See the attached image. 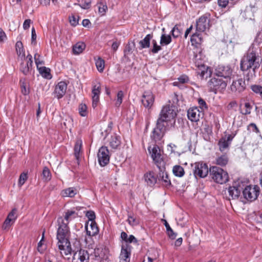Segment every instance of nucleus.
Returning <instances> with one entry per match:
<instances>
[{
  "instance_id": "a878e982",
  "label": "nucleus",
  "mask_w": 262,
  "mask_h": 262,
  "mask_svg": "<svg viewBox=\"0 0 262 262\" xmlns=\"http://www.w3.org/2000/svg\"><path fill=\"white\" fill-rule=\"evenodd\" d=\"M229 158L226 154L222 155L216 158L215 163L220 166H225L228 163Z\"/></svg>"
},
{
  "instance_id": "052dcab7",
  "label": "nucleus",
  "mask_w": 262,
  "mask_h": 262,
  "mask_svg": "<svg viewBox=\"0 0 262 262\" xmlns=\"http://www.w3.org/2000/svg\"><path fill=\"white\" fill-rule=\"evenodd\" d=\"M70 23L73 26H76L78 23V20L74 16L69 17Z\"/></svg>"
},
{
  "instance_id": "72a5a7b5",
  "label": "nucleus",
  "mask_w": 262,
  "mask_h": 262,
  "mask_svg": "<svg viewBox=\"0 0 262 262\" xmlns=\"http://www.w3.org/2000/svg\"><path fill=\"white\" fill-rule=\"evenodd\" d=\"M20 88L21 93L24 95H27L30 93V89L28 83H27L25 79L20 80Z\"/></svg>"
},
{
  "instance_id": "412c9836",
  "label": "nucleus",
  "mask_w": 262,
  "mask_h": 262,
  "mask_svg": "<svg viewBox=\"0 0 262 262\" xmlns=\"http://www.w3.org/2000/svg\"><path fill=\"white\" fill-rule=\"evenodd\" d=\"M198 70L197 71L198 75L200 76L201 79H206L211 75L210 70H208V67L205 66L204 64L198 66Z\"/></svg>"
},
{
  "instance_id": "aec40b11",
  "label": "nucleus",
  "mask_w": 262,
  "mask_h": 262,
  "mask_svg": "<svg viewBox=\"0 0 262 262\" xmlns=\"http://www.w3.org/2000/svg\"><path fill=\"white\" fill-rule=\"evenodd\" d=\"M200 113L197 107L190 108L188 110L187 116L192 122H197L200 119Z\"/></svg>"
},
{
  "instance_id": "2f4dec72",
  "label": "nucleus",
  "mask_w": 262,
  "mask_h": 262,
  "mask_svg": "<svg viewBox=\"0 0 262 262\" xmlns=\"http://www.w3.org/2000/svg\"><path fill=\"white\" fill-rule=\"evenodd\" d=\"M82 145V141L81 139H77L74 146V155L76 159L78 160L80 153Z\"/></svg>"
},
{
  "instance_id": "49530a36",
  "label": "nucleus",
  "mask_w": 262,
  "mask_h": 262,
  "mask_svg": "<svg viewBox=\"0 0 262 262\" xmlns=\"http://www.w3.org/2000/svg\"><path fill=\"white\" fill-rule=\"evenodd\" d=\"M14 223V222L10 221L9 219L6 218L5 220L3 225L2 226V228L4 230L8 231L10 227Z\"/></svg>"
},
{
  "instance_id": "864d4df0",
  "label": "nucleus",
  "mask_w": 262,
  "mask_h": 262,
  "mask_svg": "<svg viewBox=\"0 0 262 262\" xmlns=\"http://www.w3.org/2000/svg\"><path fill=\"white\" fill-rule=\"evenodd\" d=\"M23 61H25L26 65H28L30 69H31L33 63L32 57L30 54H29L25 57V59H23Z\"/></svg>"
},
{
  "instance_id": "6ab92c4d",
  "label": "nucleus",
  "mask_w": 262,
  "mask_h": 262,
  "mask_svg": "<svg viewBox=\"0 0 262 262\" xmlns=\"http://www.w3.org/2000/svg\"><path fill=\"white\" fill-rule=\"evenodd\" d=\"M67 89V84L64 81H60L55 86L54 93L57 99L61 98L66 94Z\"/></svg>"
},
{
  "instance_id": "13d9d810",
  "label": "nucleus",
  "mask_w": 262,
  "mask_h": 262,
  "mask_svg": "<svg viewBox=\"0 0 262 262\" xmlns=\"http://www.w3.org/2000/svg\"><path fill=\"white\" fill-rule=\"evenodd\" d=\"M107 10V7L106 5L100 4L98 7V12L101 15H104Z\"/></svg>"
},
{
  "instance_id": "0e129e2a",
  "label": "nucleus",
  "mask_w": 262,
  "mask_h": 262,
  "mask_svg": "<svg viewBox=\"0 0 262 262\" xmlns=\"http://www.w3.org/2000/svg\"><path fill=\"white\" fill-rule=\"evenodd\" d=\"M31 20L30 19H26L23 24V28L25 30L29 29L30 26Z\"/></svg>"
},
{
  "instance_id": "7c9ffc66",
  "label": "nucleus",
  "mask_w": 262,
  "mask_h": 262,
  "mask_svg": "<svg viewBox=\"0 0 262 262\" xmlns=\"http://www.w3.org/2000/svg\"><path fill=\"white\" fill-rule=\"evenodd\" d=\"M121 144L120 138L116 135L112 136L110 140V146L114 149L117 148Z\"/></svg>"
},
{
  "instance_id": "3c124183",
  "label": "nucleus",
  "mask_w": 262,
  "mask_h": 262,
  "mask_svg": "<svg viewBox=\"0 0 262 262\" xmlns=\"http://www.w3.org/2000/svg\"><path fill=\"white\" fill-rule=\"evenodd\" d=\"M152 43L153 45V48L151 50V52L152 53H157L159 51H160L162 49L161 46L157 45L156 40H152Z\"/></svg>"
},
{
  "instance_id": "c03bdc74",
  "label": "nucleus",
  "mask_w": 262,
  "mask_h": 262,
  "mask_svg": "<svg viewBox=\"0 0 262 262\" xmlns=\"http://www.w3.org/2000/svg\"><path fill=\"white\" fill-rule=\"evenodd\" d=\"M160 177H161V180L165 183L166 186L170 185L171 183L168 178V175L164 172L159 173Z\"/></svg>"
},
{
  "instance_id": "338daca9",
  "label": "nucleus",
  "mask_w": 262,
  "mask_h": 262,
  "mask_svg": "<svg viewBox=\"0 0 262 262\" xmlns=\"http://www.w3.org/2000/svg\"><path fill=\"white\" fill-rule=\"evenodd\" d=\"M167 232L170 238L174 239L176 237L177 234L173 232L171 228L167 231Z\"/></svg>"
},
{
  "instance_id": "e2e57ef3",
  "label": "nucleus",
  "mask_w": 262,
  "mask_h": 262,
  "mask_svg": "<svg viewBox=\"0 0 262 262\" xmlns=\"http://www.w3.org/2000/svg\"><path fill=\"white\" fill-rule=\"evenodd\" d=\"M228 4V0H218L219 5L222 8H225Z\"/></svg>"
},
{
  "instance_id": "9b49d317",
  "label": "nucleus",
  "mask_w": 262,
  "mask_h": 262,
  "mask_svg": "<svg viewBox=\"0 0 262 262\" xmlns=\"http://www.w3.org/2000/svg\"><path fill=\"white\" fill-rule=\"evenodd\" d=\"M148 151L151 155V157L157 166L160 169L162 163H163L160 149L157 145H155L151 148L150 146L148 147Z\"/></svg>"
},
{
  "instance_id": "5fc2aeb1",
  "label": "nucleus",
  "mask_w": 262,
  "mask_h": 262,
  "mask_svg": "<svg viewBox=\"0 0 262 262\" xmlns=\"http://www.w3.org/2000/svg\"><path fill=\"white\" fill-rule=\"evenodd\" d=\"M86 216L89 219V221L90 222L95 221L96 215L95 213L93 211L89 210L86 211L85 213Z\"/></svg>"
},
{
  "instance_id": "c756f323",
  "label": "nucleus",
  "mask_w": 262,
  "mask_h": 262,
  "mask_svg": "<svg viewBox=\"0 0 262 262\" xmlns=\"http://www.w3.org/2000/svg\"><path fill=\"white\" fill-rule=\"evenodd\" d=\"M77 193V190L75 188L70 187L63 190L61 191V195L63 197H74Z\"/></svg>"
},
{
  "instance_id": "a18cd8bd",
  "label": "nucleus",
  "mask_w": 262,
  "mask_h": 262,
  "mask_svg": "<svg viewBox=\"0 0 262 262\" xmlns=\"http://www.w3.org/2000/svg\"><path fill=\"white\" fill-rule=\"evenodd\" d=\"M178 82L180 83H187L189 81V78L187 76L185 75H183L181 76L179 78H178ZM178 82L176 81L173 83L174 85L177 86L178 85Z\"/></svg>"
},
{
  "instance_id": "39448f33",
  "label": "nucleus",
  "mask_w": 262,
  "mask_h": 262,
  "mask_svg": "<svg viewBox=\"0 0 262 262\" xmlns=\"http://www.w3.org/2000/svg\"><path fill=\"white\" fill-rule=\"evenodd\" d=\"M132 243H137V239L133 235H129L125 243L122 245L121 253L119 256V262H129L132 249V246L129 244Z\"/></svg>"
},
{
  "instance_id": "6e6d98bb",
  "label": "nucleus",
  "mask_w": 262,
  "mask_h": 262,
  "mask_svg": "<svg viewBox=\"0 0 262 262\" xmlns=\"http://www.w3.org/2000/svg\"><path fill=\"white\" fill-rule=\"evenodd\" d=\"M27 174L25 173H22L19 178L18 180V185L21 187L27 180Z\"/></svg>"
},
{
  "instance_id": "a19ab883",
  "label": "nucleus",
  "mask_w": 262,
  "mask_h": 262,
  "mask_svg": "<svg viewBox=\"0 0 262 262\" xmlns=\"http://www.w3.org/2000/svg\"><path fill=\"white\" fill-rule=\"evenodd\" d=\"M251 89L256 94L258 95L262 99V86L257 84L252 85L251 86Z\"/></svg>"
},
{
  "instance_id": "a211bd4d",
  "label": "nucleus",
  "mask_w": 262,
  "mask_h": 262,
  "mask_svg": "<svg viewBox=\"0 0 262 262\" xmlns=\"http://www.w3.org/2000/svg\"><path fill=\"white\" fill-rule=\"evenodd\" d=\"M210 20L205 15L200 17L196 21V29L198 32H203L209 27Z\"/></svg>"
},
{
  "instance_id": "5701e85b",
  "label": "nucleus",
  "mask_w": 262,
  "mask_h": 262,
  "mask_svg": "<svg viewBox=\"0 0 262 262\" xmlns=\"http://www.w3.org/2000/svg\"><path fill=\"white\" fill-rule=\"evenodd\" d=\"M85 228L86 234L91 236L96 235L99 232V229L95 221L91 222L90 226L88 225L85 226Z\"/></svg>"
},
{
  "instance_id": "69168bd1",
  "label": "nucleus",
  "mask_w": 262,
  "mask_h": 262,
  "mask_svg": "<svg viewBox=\"0 0 262 262\" xmlns=\"http://www.w3.org/2000/svg\"><path fill=\"white\" fill-rule=\"evenodd\" d=\"M7 38L5 33L0 28V42L4 41Z\"/></svg>"
},
{
  "instance_id": "f704fd0d",
  "label": "nucleus",
  "mask_w": 262,
  "mask_h": 262,
  "mask_svg": "<svg viewBox=\"0 0 262 262\" xmlns=\"http://www.w3.org/2000/svg\"><path fill=\"white\" fill-rule=\"evenodd\" d=\"M135 47V42L134 41H128L126 45L124 52L125 55H128L131 54Z\"/></svg>"
},
{
  "instance_id": "cd10ccee",
  "label": "nucleus",
  "mask_w": 262,
  "mask_h": 262,
  "mask_svg": "<svg viewBox=\"0 0 262 262\" xmlns=\"http://www.w3.org/2000/svg\"><path fill=\"white\" fill-rule=\"evenodd\" d=\"M85 48V45L83 42H78L73 47L74 54L78 55L81 53Z\"/></svg>"
},
{
  "instance_id": "4d7b16f0",
  "label": "nucleus",
  "mask_w": 262,
  "mask_h": 262,
  "mask_svg": "<svg viewBox=\"0 0 262 262\" xmlns=\"http://www.w3.org/2000/svg\"><path fill=\"white\" fill-rule=\"evenodd\" d=\"M127 222L128 224L133 226L138 224V221L136 219L135 217L134 216L129 215L128 216Z\"/></svg>"
},
{
  "instance_id": "f8f14e48",
  "label": "nucleus",
  "mask_w": 262,
  "mask_h": 262,
  "mask_svg": "<svg viewBox=\"0 0 262 262\" xmlns=\"http://www.w3.org/2000/svg\"><path fill=\"white\" fill-rule=\"evenodd\" d=\"M98 162L101 166H106L110 161L109 151L105 146H102L97 154Z\"/></svg>"
},
{
  "instance_id": "4be33fe9",
  "label": "nucleus",
  "mask_w": 262,
  "mask_h": 262,
  "mask_svg": "<svg viewBox=\"0 0 262 262\" xmlns=\"http://www.w3.org/2000/svg\"><path fill=\"white\" fill-rule=\"evenodd\" d=\"M78 216V213L74 210H68L66 212L64 217L60 216L58 218H61L63 223L68 225L69 222L73 219L76 218Z\"/></svg>"
},
{
  "instance_id": "7ed1b4c3",
  "label": "nucleus",
  "mask_w": 262,
  "mask_h": 262,
  "mask_svg": "<svg viewBox=\"0 0 262 262\" xmlns=\"http://www.w3.org/2000/svg\"><path fill=\"white\" fill-rule=\"evenodd\" d=\"M209 174L211 179L216 183L223 184L229 180L227 172L216 166H212L210 167Z\"/></svg>"
},
{
  "instance_id": "423d86ee",
  "label": "nucleus",
  "mask_w": 262,
  "mask_h": 262,
  "mask_svg": "<svg viewBox=\"0 0 262 262\" xmlns=\"http://www.w3.org/2000/svg\"><path fill=\"white\" fill-rule=\"evenodd\" d=\"M227 85V82L219 77H212L207 82V87L209 92L215 94L217 91L225 89Z\"/></svg>"
},
{
  "instance_id": "c85d7f7f",
  "label": "nucleus",
  "mask_w": 262,
  "mask_h": 262,
  "mask_svg": "<svg viewBox=\"0 0 262 262\" xmlns=\"http://www.w3.org/2000/svg\"><path fill=\"white\" fill-rule=\"evenodd\" d=\"M152 38V35L150 34H147L145 38L140 41V49L147 48L150 46V41Z\"/></svg>"
},
{
  "instance_id": "58836bf2",
  "label": "nucleus",
  "mask_w": 262,
  "mask_h": 262,
  "mask_svg": "<svg viewBox=\"0 0 262 262\" xmlns=\"http://www.w3.org/2000/svg\"><path fill=\"white\" fill-rule=\"evenodd\" d=\"M190 40L192 44H199L201 43L202 41L201 34L198 32H195L191 36Z\"/></svg>"
},
{
  "instance_id": "6e6552de",
  "label": "nucleus",
  "mask_w": 262,
  "mask_h": 262,
  "mask_svg": "<svg viewBox=\"0 0 262 262\" xmlns=\"http://www.w3.org/2000/svg\"><path fill=\"white\" fill-rule=\"evenodd\" d=\"M166 130V125L157 120L156 126L152 132L151 138L156 142L160 141L164 137Z\"/></svg>"
},
{
  "instance_id": "0eeeda50",
  "label": "nucleus",
  "mask_w": 262,
  "mask_h": 262,
  "mask_svg": "<svg viewBox=\"0 0 262 262\" xmlns=\"http://www.w3.org/2000/svg\"><path fill=\"white\" fill-rule=\"evenodd\" d=\"M260 193V188L258 185H249L243 190V194L245 199L250 202L256 200Z\"/></svg>"
},
{
  "instance_id": "774afa93",
  "label": "nucleus",
  "mask_w": 262,
  "mask_h": 262,
  "mask_svg": "<svg viewBox=\"0 0 262 262\" xmlns=\"http://www.w3.org/2000/svg\"><path fill=\"white\" fill-rule=\"evenodd\" d=\"M31 41L32 43H33L34 41L36 40V34L35 32V30L34 27L32 28V31H31Z\"/></svg>"
},
{
  "instance_id": "e433bc0d",
  "label": "nucleus",
  "mask_w": 262,
  "mask_h": 262,
  "mask_svg": "<svg viewBox=\"0 0 262 262\" xmlns=\"http://www.w3.org/2000/svg\"><path fill=\"white\" fill-rule=\"evenodd\" d=\"M173 173L177 177H181L184 174V170L183 168L180 165H176L173 168Z\"/></svg>"
},
{
  "instance_id": "9d476101",
  "label": "nucleus",
  "mask_w": 262,
  "mask_h": 262,
  "mask_svg": "<svg viewBox=\"0 0 262 262\" xmlns=\"http://www.w3.org/2000/svg\"><path fill=\"white\" fill-rule=\"evenodd\" d=\"M208 167L206 163L203 162H195L194 164L193 174L195 177L200 178L206 177L209 172Z\"/></svg>"
},
{
  "instance_id": "680f3d73",
  "label": "nucleus",
  "mask_w": 262,
  "mask_h": 262,
  "mask_svg": "<svg viewBox=\"0 0 262 262\" xmlns=\"http://www.w3.org/2000/svg\"><path fill=\"white\" fill-rule=\"evenodd\" d=\"M39 55H38V54H35L34 55L35 62V63L36 64L37 68H38V66L39 64H43V62L39 60Z\"/></svg>"
},
{
  "instance_id": "8fccbe9b",
  "label": "nucleus",
  "mask_w": 262,
  "mask_h": 262,
  "mask_svg": "<svg viewBox=\"0 0 262 262\" xmlns=\"http://www.w3.org/2000/svg\"><path fill=\"white\" fill-rule=\"evenodd\" d=\"M79 114L81 116H85L87 115V106L84 104H81L79 107Z\"/></svg>"
},
{
  "instance_id": "f03ea898",
  "label": "nucleus",
  "mask_w": 262,
  "mask_h": 262,
  "mask_svg": "<svg viewBox=\"0 0 262 262\" xmlns=\"http://www.w3.org/2000/svg\"><path fill=\"white\" fill-rule=\"evenodd\" d=\"M57 229L56 239L58 241L57 246L61 254L67 255L71 254L72 251L70 242V230L68 225L63 223L61 218L57 220Z\"/></svg>"
},
{
  "instance_id": "79ce46f5",
  "label": "nucleus",
  "mask_w": 262,
  "mask_h": 262,
  "mask_svg": "<svg viewBox=\"0 0 262 262\" xmlns=\"http://www.w3.org/2000/svg\"><path fill=\"white\" fill-rule=\"evenodd\" d=\"M252 106L249 102L244 103V107L242 109V113L244 115H248L251 113Z\"/></svg>"
},
{
  "instance_id": "473e14b6",
  "label": "nucleus",
  "mask_w": 262,
  "mask_h": 262,
  "mask_svg": "<svg viewBox=\"0 0 262 262\" xmlns=\"http://www.w3.org/2000/svg\"><path fill=\"white\" fill-rule=\"evenodd\" d=\"M95 64L98 71L100 72H102L104 70L105 61L101 57H95Z\"/></svg>"
},
{
  "instance_id": "ea45409f",
  "label": "nucleus",
  "mask_w": 262,
  "mask_h": 262,
  "mask_svg": "<svg viewBox=\"0 0 262 262\" xmlns=\"http://www.w3.org/2000/svg\"><path fill=\"white\" fill-rule=\"evenodd\" d=\"M171 41V37L169 35L163 34L161 36L160 44L162 45H167Z\"/></svg>"
},
{
  "instance_id": "de8ad7c7",
  "label": "nucleus",
  "mask_w": 262,
  "mask_h": 262,
  "mask_svg": "<svg viewBox=\"0 0 262 262\" xmlns=\"http://www.w3.org/2000/svg\"><path fill=\"white\" fill-rule=\"evenodd\" d=\"M124 96L123 91H120L117 93V98L115 103L116 106H119L122 102V99Z\"/></svg>"
},
{
  "instance_id": "393cba45",
  "label": "nucleus",
  "mask_w": 262,
  "mask_h": 262,
  "mask_svg": "<svg viewBox=\"0 0 262 262\" xmlns=\"http://www.w3.org/2000/svg\"><path fill=\"white\" fill-rule=\"evenodd\" d=\"M15 49L18 58L21 60H23V59H25V50L23 43L20 41L16 42L15 45Z\"/></svg>"
},
{
  "instance_id": "c9c22d12",
  "label": "nucleus",
  "mask_w": 262,
  "mask_h": 262,
  "mask_svg": "<svg viewBox=\"0 0 262 262\" xmlns=\"http://www.w3.org/2000/svg\"><path fill=\"white\" fill-rule=\"evenodd\" d=\"M182 29L181 25L177 24L172 29L171 33L174 38H177L182 34Z\"/></svg>"
},
{
  "instance_id": "b1692460",
  "label": "nucleus",
  "mask_w": 262,
  "mask_h": 262,
  "mask_svg": "<svg viewBox=\"0 0 262 262\" xmlns=\"http://www.w3.org/2000/svg\"><path fill=\"white\" fill-rule=\"evenodd\" d=\"M228 191L229 196H231L232 199H237L239 197L241 191L238 187L235 186L229 187Z\"/></svg>"
},
{
  "instance_id": "4c0bfd02",
  "label": "nucleus",
  "mask_w": 262,
  "mask_h": 262,
  "mask_svg": "<svg viewBox=\"0 0 262 262\" xmlns=\"http://www.w3.org/2000/svg\"><path fill=\"white\" fill-rule=\"evenodd\" d=\"M42 179L46 182L49 181L51 179L50 170L47 167H45L42 173Z\"/></svg>"
},
{
  "instance_id": "09e8293b",
  "label": "nucleus",
  "mask_w": 262,
  "mask_h": 262,
  "mask_svg": "<svg viewBox=\"0 0 262 262\" xmlns=\"http://www.w3.org/2000/svg\"><path fill=\"white\" fill-rule=\"evenodd\" d=\"M30 69L29 68V67L28 65H26L25 61H23L20 63V70L21 72H22L25 75H27L30 71Z\"/></svg>"
},
{
  "instance_id": "37998d69",
  "label": "nucleus",
  "mask_w": 262,
  "mask_h": 262,
  "mask_svg": "<svg viewBox=\"0 0 262 262\" xmlns=\"http://www.w3.org/2000/svg\"><path fill=\"white\" fill-rule=\"evenodd\" d=\"M17 217V210L15 208L13 209L8 214L7 219H9L10 221L15 222Z\"/></svg>"
},
{
  "instance_id": "ddd939ff",
  "label": "nucleus",
  "mask_w": 262,
  "mask_h": 262,
  "mask_svg": "<svg viewBox=\"0 0 262 262\" xmlns=\"http://www.w3.org/2000/svg\"><path fill=\"white\" fill-rule=\"evenodd\" d=\"M232 73V70L230 67L219 65L216 68L214 74L218 77L227 79L230 78Z\"/></svg>"
},
{
  "instance_id": "f257e3e1",
  "label": "nucleus",
  "mask_w": 262,
  "mask_h": 262,
  "mask_svg": "<svg viewBox=\"0 0 262 262\" xmlns=\"http://www.w3.org/2000/svg\"><path fill=\"white\" fill-rule=\"evenodd\" d=\"M261 62V59L257 53V49L254 46H251L241 61V70L249 71L247 74L248 80L255 76L256 70L259 68Z\"/></svg>"
},
{
  "instance_id": "20e7f679",
  "label": "nucleus",
  "mask_w": 262,
  "mask_h": 262,
  "mask_svg": "<svg viewBox=\"0 0 262 262\" xmlns=\"http://www.w3.org/2000/svg\"><path fill=\"white\" fill-rule=\"evenodd\" d=\"M176 116L175 107L172 105H166L163 106L157 121L164 124L165 122L173 120L174 123Z\"/></svg>"
},
{
  "instance_id": "f3484780",
  "label": "nucleus",
  "mask_w": 262,
  "mask_h": 262,
  "mask_svg": "<svg viewBox=\"0 0 262 262\" xmlns=\"http://www.w3.org/2000/svg\"><path fill=\"white\" fill-rule=\"evenodd\" d=\"M233 138V136L231 135H228V136L222 137L218 142L220 151L224 152L226 150H228Z\"/></svg>"
},
{
  "instance_id": "dca6fc26",
  "label": "nucleus",
  "mask_w": 262,
  "mask_h": 262,
  "mask_svg": "<svg viewBox=\"0 0 262 262\" xmlns=\"http://www.w3.org/2000/svg\"><path fill=\"white\" fill-rule=\"evenodd\" d=\"M89 257L86 250L80 249L74 253L72 262H89Z\"/></svg>"
},
{
  "instance_id": "bb28decb",
  "label": "nucleus",
  "mask_w": 262,
  "mask_h": 262,
  "mask_svg": "<svg viewBox=\"0 0 262 262\" xmlns=\"http://www.w3.org/2000/svg\"><path fill=\"white\" fill-rule=\"evenodd\" d=\"M145 178L147 184L150 186H154L157 182V176L154 172L147 173Z\"/></svg>"
},
{
  "instance_id": "603ef678",
  "label": "nucleus",
  "mask_w": 262,
  "mask_h": 262,
  "mask_svg": "<svg viewBox=\"0 0 262 262\" xmlns=\"http://www.w3.org/2000/svg\"><path fill=\"white\" fill-rule=\"evenodd\" d=\"M94 253L96 256H98L100 258H103L104 257L105 253L103 251V249L101 248L95 249L94 250Z\"/></svg>"
},
{
  "instance_id": "1a4fd4ad",
  "label": "nucleus",
  "mask_w": 262,
  "mask_h": 262,
  "mask_svg": "<svg viewBox=\"0 0 262 262\" xmlns=\"http://www.w3.org/2000/svg\"><path fill=\"white\" fill-rule=\"evenodd\" d=\"M155 96L151 91L144 92L141 97L142 105L148 110H151L154 105Z\"/></svg>"
},
{
  "instance_id": "bf43d9fd",
  "label": "nucleus",
  "mask_w": 262,
  "mask_h": 262,
  "mask_svg": "<svg viewBox=\"0 0 262 262\" xmlns=\"http://www.w3.org/2000/svg\"><path fill=\"white\" fill-rule=\"evenodd\" d=\"M198 103L200 105V107L203 110L204 108H207V105L205 100L202 98H199L198 100Z\"/></svg>"
},
{
  "instance_id": "2eb2a0df",
  "label": "nucleus",
  "mask_w": 262,
  "mask_h": 262,
  "mask_svg": "<svg viewBox=\"0 0 262 262\" xmlns=\"http://www.w3.org/2000/svg\"><path fill=\"white\" fill-rule=\"evenodd\" d=\"M246 88L245 81L244 79L239 78L233 81L230 86L231 91L236 94L243 92Z\"/></svg>"
},
{
  "instance_id": "4468645a",
  "label": "nucleus",
  "mask_w": 262,
  "mask_h": 262,
  "mask_svg": "<svg viewBox=\"0 0 262 262\" xmlns=\"http://www.w3.org/2000/svg\"><path fill=\"white\" fill-rule=\"evenodd\" d=\"M101 92V84L99 82H96L93 83L92 88V106L96 108L99 102V95Z\"/></svg>"
}]
</instances>
